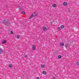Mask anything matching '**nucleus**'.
I'll return each instance as SVG.
<instances>
[{"mask_svg": "<svg viewBox=\"0 0 79 79\" xmlns=\"http://www.w3.org/2000/svg\"><path fill=\"white\" fill-rule=\"evenodd\" d=\"M3 23L6 26H9V25L11 24V23H10V20L8 19H4L3 21Z\"/></svg>", "mask_w": 79, "mask_h": 79, "instance_id": "f257e3e1", "label": "nucleus"}, {"mask_svg": "<svg viewBox=\"0 0 79 79\" xmlns=\"http://www.w3.org/2000/svg\"><path fill=\"white\" fill-rule=\"evenodd\" d=\"M32 49L33 50H35V45H33L32 47Z\"/></svg>", "mask_w": 79, "mask_h": 79, "instance_id": "f03ea898", "label": "nucleus"}, {"mask_svg": "<svg viewBox=\"0 0 79 79\" xmlns=\"http://www.w3.org/2000/svg\"><path fill=\"white\" fill-rule=\"evenodd\" d=\"M17 7H18V8L19 9V10L20 11L21 10L22 8H21V6L19 5H18L17 6Z\"/></svg>", "mask_w": 79, "mask_h": 79, "instance_id": "7ed1b4c3", "label": "nucleus"}, {"mask_svg": "<svg viewBox=\"0 0 79 79\" xmlns=\"http://www.w3.org/2000/svg\"><path fill=\"white\" fill-rule=\"evenodd\" d=\"M33 16H36L37 15V13L35 12H34L33 14Z\"/></svg>", "mask_w": 79, "mask_h": 79, "instance_id": "20e7f679", "label": "nucleus"}, {"mask_svg": "<svg viewBox=\"0 0 79 79\" xmlns=\"http://www.w3.org/2000/svg\"><path fill=\"white\" fill-rule=\"evenodd\" d=\"M47 28L46 27H43V30H44V31H47Z\"/></svg>", "mask_w": 79, "mask_h": 79, "instance_id": "39448f33", "label": "nucleus"}, {"mask_svg": "<svg viewBox=\"0 0 79 79\" xmlns=\"http://www.w3.org/2000/svg\"><path fill=\"white\" fill-rule=\"evenodd\" d=\"M6 40H4L2 42V44H6Z\"/></svg>", "mask_w": 79, "mask_h": 79, "instance_id": "423d86ee", "label": "nucleus"}, {"mask_svg": "<svg viewBox=\"0 0 79 79\" xmlns=\"http://www.w3.org/2000/svg\"><path fill=\"white\" fill-rule=\"evenodd\" d=\"M63 5H64V6H66V5H68V3L65 2L63 3Z\"/></svg>", "mask_w": 79, "mask_h": 79, "instance_id": "0eeeda50", "label": "nucleus"}, {"mask_svg": "<svg viewBox=\"0 0 79 79\" xmlns=\"http://www.w3.org/2000/svg\"><path fill=\"white\" fill-rule=\"evenodd\" d=\"M34 17V15L33 14H32L31 16L29 17V19H31V18H32Z\"/></svg>", "mask_w": 79, "mask_h": 79, "instance_id": "6e6552de", "label": "nucleus"}, {"mask_svg": "<svg viewBox=\"0 0 79 79\" xmlns=\"http://www.w3.org/2000/svg\"><path fill=\"white\" fill-rule=\"evenodd\" d=\"M52 6L53 8H55L56 6V5L55 4H54L52 5Z\"/></svg>", "mask_w": 79, "mask_h": 79, "instance_id": "1a4fd4ad", "label": "nucleus"}, {"mask_svg": "<svg viewBox=\"0 0 79 79\" xmlns=\"http://www.w3.org/2000/svg\"><path fill=\"white\" fill-rule=\"evenodd\" d=\"M69 47V44H65V47L67 48V47Z\"/></svg>", "mask_w": 79, "mask_h": 79, "instance_id": "9d476101", "label": "nucleus"}, {"mask_svg": "<svg viewBox=\"0 0 79 79\" xmlns=\"http://www.w3.org/2000/svg\"><path fill=\"white\" fill-rule=\"evenodd\" d=\"M3 52V51L2 50V49L0 48V54H1V53Z\"/></svg>", "mask_w": 79, "mask_h": 79, "instance_id": "9b49d317", "label": "nucleus"}, {"mask_svg": "<svg viewBox=\"0 0 79 79\" xmlns=\"http://www.w3.org/2000/svg\"><path fill=\"white\" fill-rule=\"evenodd\" d=\"M43 74H44V75H46V74H47V72L45 71H43Z\"/></svg>", "mask_w": 79, "mask_h": 79, "instance_id": "f8f14e48", "label": "nucleus"}, {"mask_svg": "<svg viewBox=\"0 0 79 79\" xmlns=\"http://www.w3.org/2000/svg\"><path fill=\"white\" fill-rule=\"evenodd\" d=\"M60 28L61 29H63V28H64V26L63 25H62L60 26Z\"/></svg>", "mask_w": 79, "mask_h": 79, "instance_id": "ddd939ff", "label": "nucleus"}, {"mask_svg": "<svg viewBox=\"0 0 79 79\" xmlns=\"http://www.w3.org/2000/svg\"><path fill=\"white\" fill-rule=\"evenodd\" d=\"M9 68H12L13 67V65L12 64H10L9 65Z\"/></svg>", "mask_w": 79, "mask_h": 79, "instance_id": "4468645a", "label": "nucleus"}, {"mask_svg": "<svg viewBox=\"0 0 79 79\" xmlns=\"http://www.w3.org/2000/svg\"><path fill=\"white\" fill-rule=\"evenodd\" d=\"M58 58L59 59H61V56L60 55H59Z\"/></svg>", "mask_w": 79, "mask_h": 79, "instance_id": "2eb2a0df", "label": "nucleus"}, {"mask_svg": "<svg viewBox=\"0 0 79 79\" xmlns=\"http://www.w3.org/2000/svg\"><path fill=\"white\" fill-rule=\"evenodd\" d=\"M44 67H45V65H41V67L42 68H44Z\"/></svg>", "mask_w": 79, "mask_h": 79, "instance_id": "dca6fc26", "label": "nucleus"}, {"mask_svg": "<svg viewBox=\"0 0 79 79\" xmlns=\"http://www.w3.org/2000/svg\"><path fill=\"white\" fill-rule=\"evenodd\" d=\"M57 30L59 31H61V28H60V27H57Z\"/></svg>", "mask_w": 79, "mask_h": 79, "instance_id": "f3484780", "label": "nucleus"}, {"mask_svg": "<svg viewBox=\"0 0 79 79\" xmlns=\"http://www.w3.org/2000/svg\"><path fill=\"white\" fill-rule=\"evenodd\" d=\"M60 46H64V43H61L60 44Z\"/></svg>", "mask_w": 79, "mask_h": 79, "instance_id": "a211bd4d", "label": "nucleus"}, {"mask_svg": "<svg viewBox=\"0 0 79 79\" xmlns=\"http://www.w3.org/2000/svg\"><path fill=\"white\" fill-rule=\"evenodd\" d=\"M21 13L22 14H23V15H24V14H25V12L24 11H22Z\"/></svg>", "mask_w": 79, "mask_h": 79, "instance_id": "6ab92c4d", "label": "nucleus"}, {"mask_svg": "<svg viewBox=\"0 0 79 79\" xmlns=\"http://www.w3.org/2000/svg\"><path fill=\"white\" fill-rule=\"evenodd\" d=\"M10 34H13V31H10Z\"/></svg>", "mask_w": 79, "mask_h": 79, "instance_id": "aec40b11", "label": "nucleus"}, {"mask_svg": "<svg viewBox=\"0 0 79 79\" xmlns=\"http://www.w3.org/2000/svg\"><path fill=\"white\" fill-rule=\"evenodd\" d=\"M76 64H77V65H79V62H77Z\"/></svg>", "mask_w": 79, "mask_h": 79, "instance_id": "412c9836", "label": "nucleus"}, {"mask_svg": "<svg viewBox=\"0 0 79 79\" xmlns=\"http://www.w3.org/2000/svg\"><path fill=\"white\" fill-rule=\"evenodd\" d=\"M28 56H27V55H25V58H27Z\"/></svg>", "mask_w": 79, "mask_h": 79, "instance_id": "4be33fe9", "label": "nucleus"}, {"mask_svg": "<svg viewBox=\"0 0 79 79\" xmlns=\"http://www.w3.org/2000/svg\"><path fill=\"white\" fill-rule=\"evenodd\" d=\"M19 37H20V36L19 35L17 36V39H19Z\"/></svg>", "mask_w": 79, "mask_h": 79, "instance_id": "5701e85b", "label": "nucleus"}, {"mask_svg": "<svg viewBox=\"0 0 79 79\" xmlns=\"http://www.w3.org/2000/svg\"><path fill=\"white\" fill-rule=\"evenodd\" d=\"M52 79H56V77H52Z\"/></svg>", "mask_w": 79, "mask_h": 79, "instance_id": "b1692460", "label": "nucleus"}, {"mask_svg": "<svg viewBox=\"0 0 79 79\" xmlns=\"http://www.w3.org/2000/svg\"><path fill=\"white\" fill-rule=\"evenodd\" d=\"M36 79H39V77H36Z\"/></svg>", "mask_w": 79, "mask_h": 79, "instance_id": "393cba45", "label": "nucleus"}, {"mask_svg": "<svg viewBox=\"0 0 79 79\" xmlns=\"http://www.w3.org/2000/svg\"><path fill=\"white\" fill-rule=\"evenodd\" d=\"M55 53H58V51H55Z\"/></svg>", "mask_w": 79, "mask_h": 79, "instance_id": "a878e982", "label": "nucleus"}]
</instances>
